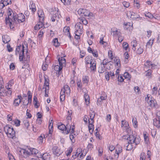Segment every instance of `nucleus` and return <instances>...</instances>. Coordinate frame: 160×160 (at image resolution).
<instances>
[{"label":"nucleus","mask_w":160,"mask_h":160,"mask_svg":"<svg viewBox=\"0 0 160 160\" xmlns=\"http://www.w3.org/2000/svg\"><path fill=\"white\" fill-rule=\"evenodd\" d=\"M58 129L62 131H65V125L63 124H61L60 125H59L58 126Z\"/></svg>","instance_id":"de8ad7c7"},{"label":"nucleus","mask_w":160,"mask_h":160,"mask_svg":"<svg viewBox=\"0 0 160 160\" xmlns=\"http://www.w3.org/2000/svg\"><path fill=\"white\" fill-rule=\"evenodd\" d=\"M4 130L8 137L13 139L15 136V132L13 128L9 125H7L4 128Z\"/></svg>","instance_id":"20e7f679"},{"label":"nucleus","mask_w":160,"mask_h":160,"mask_svg":"<svg viewBox=\"0 0 160 160\" xmlns=\"http://www.w3.org/2000/svg\"><path fill=\"white\" fill-rule=\"evenodd\" d=\"M105 66L102 64H100L98 68V71L99 73H102L105 71Z\"/></svg>","instance_id":"c85d7f7f"},{"label":"nucleus","mask_w":160,"mask_h":160,"mask_svg":"<svg viewBox=\"0 0 160 160\" xmlns=\"http://www.w3.org/2000/svg\"><path fill=\"white\" fill-rule=\"evenodd\" d=\"M147 101V103L152 108H155L156 106V101L152 98V97L150 98V96H147V98H146Z\"/></svg>","instance_id":"0eeeda50"},{"label":"nucleus","mask_w":160,"mask_h":160,"mask_svg":"<svg viewBox=\"0 0 160 160\" xmlns=\"http://www.w3.org/2000/svg\"><path fill=\"white\" fill-rule=\"evenodd\" d=\"M94 59H92V57L88 56L85 58V62L86 64H88L90 63V62Z\"/></svg>","instance_id":"7c9ffc66"},{"label":"nucleus","mask_w":160,"mask_h":160,"mask_svg":"<svg viewBox=\"0 0 160 160\" xmlns=\"http://www.w3.org/2000/svg\"><path fill=\"white\" fill-rule=\"evenodd\" d=\"M132 122L134 128H137L138 126V124L136 118H133L132 119Z\"/></svg>","instance_id":"4c0bfd02"},{"label":"nucleus","mask_w":160,"mask_h":160,"mask_svg":"<svg viewBox=\"0 0 160 160\" xmlns=\"http://www.w3.org/2000/svg\"><path fill=\"white\" fill-rule=\"evenodd\" d=\"M123 48L124 49L127 50L128 48V44L126 42H124L122 44Z\"/></svg>","instance_id":"6e6d98bb"},{"label":"nucleus","mask_w":160,"mask_h":160,"mask_svg":"<svg viewBox=\"0 0 160 160\" xmlns=\"http://www.w3.org/2000/svg\"><path fill=\"white\" fill-rule=\"evenodd\" d=\"M85 10L83 8H80L78 11V14L82 16V15H83V12Z\"/></svg>","instance_id":"052dcab7"},{"label":"nucleus","mask_w":160,"mask_h":160,"mask_svg":"<svg viewBox=\"0 0 160 160\" xmlns=\"http://www.w3.org/2000/svg\"><path fill=\"white\" fill-rule=\"evenodd\" d=\"M153 40L150 39L148 42L146 44V46H150L151 47L153 43Z\"/></svg>","instance_id":"13d9d810"},{"label":"nucleus","mask_w":160,"mask_h":160,"mask_svg":"<svg viewBox=\"0 0 160 160\" xmlns=\"http://www.w3.org/2000/svg\"><path fill=\"white\" fill-rule=\"evenodd\" d=\"M65 93L68 95H70V88L67 85H65L63 88L61 89L60 97L61 102H62L65 100Z\"/></svg>","instance_id":"7ed1b4c3"},{"label":"nucleus","mask_w":160,"mask_h":160,"mask_svg":"<svg viewBox=\"0 0 160 160\" xmlns=\"http://www.w3.org/2000/svg\"><path fill=\"white\" fill-rule=\"evenodd\" d=\"M52 42L54 45L56 47H58L60 45V44L58 41V39L57 38H54L52 41Z\"/></svg>","instance_id":"e433bc0d"},{"label":"nucleus","mask_w":160,"mask_h":160,"mask_svg":"<svg viewBox=\"0 0 160 160\" xmlns=\"http://www.w3.org/2000/svg\"><path fill=\"white\" fill-rule=\"evenodd\" d=\"M122 3L123 6L125 7L128 8L129 6V3L128 2H124Z\"/></svg>","instance_id":"338daca9"},{"label":"nucleus","mask_w":160,"mask_h":160,"mask_svg":"<svg viewBox=\"0 0 160 160\" xmlns=\"http://www.w3.org/2000/svg\"><path fill=\"white\" fill-rule=\"evenodd\" d=\"M2 40L3 42L4 43H7L10 41V40L9 39L7 35L2 36Z\"/></svg>","instance_id":"2f4dec72"},{"label":"nucleus","mask_w":160,"mask_h":160,"mask_svg":"<svg viewBox=\"0 0 160 160\" xmlns=\"http://www.w3.org/2000/svg\"><path fill=\"white\" fill-rule=\"evenodd\" d=\"M33 102L36 108H38L39 107V106L38 105V99L35 96L34 97Z\"/></svg>","instance_id":"ea45409f"},{"label":"nucleus","mask_w":160,"mask_h":160,"mask_svg":"<svg viewBox=\"0 0 160 160\" xmlns=\"http://www.w3.org/2000/svg\"><path fill=\"white\" fill-rule=\"evenodd\" d=\"M53 14L52 16L55 18L56 20H57V19L59 18L58 13L55 12V13H53Z\"/></svg>","instance_id":"e2e57ef3"},{"label":"nucleus","mask_w":160,"mask_h":160,"mask_svg":"<svg viewBox=\"0 0 160 160\" xmlns=\"http://www.w3.org/2000/svg\"><path fill=\"white\" fill-rule=\"evenodd\" d=\"M38 15L39 18V21H43L44 20V15L43 12L42 11H39L38 13Z\"/></svg>","instance_id":"a878e982"},{"label":"nucleus","mask_w":160,"mask_h":160,"mask_svg":"<svg viewBox=\"0 0 160 160\" xmlns=\"http://www.w3.org/2000/svg\"><path fill=\"white\" fill-rule=\"evenodd\" d=\"M24 47L23 45L18 46L16 48V54H19V59L20 61L23 60L24 56Z\"/></svg>","instance_id":"423d86ee"},{"label":"nucleus","mask_w":160,"mask_h":160,"mask_svg":"<svg viewBox=\"0 0 160 160\" xmlns=\"http://www.w3.org/2000/svg\"><path fill=\"white\" fill-rule=\"evenodd\" d=\"M127 16L128 17L132 18H138L140 17V16L136 13L131 11H129L127 13Z\"/></svg>","instance_id":"9b49d317"},{"label":"nucleus","mask_w":160,"mask_h":160,"mask_svg":"<svg viewBox=\"0 0 160 160\" xmlns=\"http://www.w3.org/2000/svg\"><path fill=\"white\" fill-rule=\"evenodd\" d=\"M125 128V129H126V131L127 132V134H130L132 133L131 128H130V127L129 126H128V127H127Z\"/></svg>","instance_id":"4d7b16f0"},{"label":"nucleus","mask_w":160,"mask_h":160,"mask_svg":"<svg viewBox=\"0 0 160 160\" xmlns=\"http://www.w3.org/2000/svg\"><path fill=\"white\" fill-rule=\"evenodd\" d=\"M145 16L150 18H153V16L149 12H146L145 13Z\"/></svg>","instance_id":"8fccbe9b"},{"label":"nucleus","mask_w":160,"mask_h":160,"mask_svg":"<svg viewBox=\"0 0 160 160\" xmlns=\"http://www.w3.org/2000/svg\"><path fill=\"white\" fill-rule=\"evenodd\" d=\"M30 152H31V154L36 155L37 156V155L38 156L39 155H40L39 154H38V151L35 148H31L30 149Z\"/></svg>","instance_id":"bb28decb"},{"label":"nucleus","mask_w":160,"mask_h":160,"mask_svg":"<svg viewBox=\"0 0 160 160\" xmlns=\"http://www.w3.org/2000/svg\"><path fill=\"white\" fill-rule=\"evenodd\" d=\"M108 62V60L104 59L102 62H101L100 64H102L103 66L107 65V63Z\"/></svg>","instance_id":"680f3d73"},{"label":"nucleus","mask_w":160,"mask_h":160,"mask_svg":"<svg viewBox=\"0 0 160 160\" xmlns=\"http://www.w3.org/2000/svg\"><path fill=\"white\" fill-rule=\"evenodd\" d=\"M128 145L127 146V149L126 150L128 151H130L132 149H134L136 147V146H133L132 144L133 143H129V142H128Z\"/></svg>","instance_id":"cd10ccee"},{"label":"nucleus","mask_w":160,"mask_h":160,"mask_svg":"<svg viewBox=\"0 0 160 160\" xmlns=\"http://www.w3.org/2000/svg\"><path fill=\"white\" fill-rule=\"evenodd\" d=\"M58 61L59 65H56L55 66L54 68V70L56 71L59 72L62 70L63 66H64V65H65L66 61L63 57H61L60 58H59Z\"/></svg>","instance_id":"39448f33"},{"label":"nucleus","mask_w":160,"mask_h":160,"mask_svg":"<svg viewBox=\"0 0 160 160\" xmlns=\"http://www.w3.org/2000/svg\"><path fill=\"white\" fill-rule=\"evenodd\" d=\"M47 67L48 65L47 64L43 63L42 67V69L44 71H46L47 69Z\"/></svg>","instance_id":"69168bd1"},{"label":"nucleus","mask_w":160,"mask_h":160,"mask_svg":"<svg viewBox=\"0 0 160 160\" xmlns=\"http://www.w3.org/2000/svg\"><path fill=\"white\" fill-rule=\"evenodd\" d=\"M68 115L67 117V119L68 121L70 120L71 119V116L72 113V111H68Z\"/></svg>","instance_id":"a18cd8bd"},{"label":"nucleus","mask_w":160,"mask_h":160,"mask_svg":"<svg viewBox=\"0 0 160 160\" xmlns=\"http://www.w3.org/2000/svg\"><path fill=\"white\" fill-rule=\"evenodd\" d=\"M146 71V76H150L152 74V71L151 69H147V70H145Z\"/></svg>","instance_id":"5fc2aeb1"},{"label":"nucleus","mask_w":160,"mask_h":160,"mask_svg":"<svg viewBox=\"0 0 160 160\" xmlns=\"http://www.w3.org/2000/svg\"><path fill=\"white\" fill-rule=\"evenodd\" d=\"M22 99V98L21 95L18 96L17 98H15L14 101L13 102L14 106L15 107L18 106L21 102Z\"/></svg>","instance_id":"4468645a"},{"label":"nucleus","mask_w":160,"mask_h":160,"mask_svg":"<svg viewBox=\"0 0 160 160\" xmlns=\"http://www.w3.org/2000/svg\"><path fill=\"white\" fill-rule=\"evenodd\" d=\"M143 51V49L141 47H140L137 51V53L138 54H140L142 53Z\"/></svg>","instance_id":"bf43d9fd"},{"label":"nucleus","mask_w":160,"mask_h":160,"mask_svg":"<svg viewBox=\"0 0 160 160\" xmlns=\"http://www.w3.org/2000/svg\"><path fill=\"white\" fill-rule=\"evenodd\" d=\"M6 93L7 94V96H11L12 94V91L11 90H6Z\"/></svg>","instance_id":"774afa93"},{"label":"nucleus","mask_w":160,"mask_h":160,"mask_svg":"<svg viewBox=\"0 0 160 160\" xmlns=\"http://www.w3.org/2000/svg\"><path fill=\"white\" fill-rule=\"evenodd\" d=\"M84 97L85 98V102L87 103L88 102V103L87 104L88 105L89 103V95L87 93H85L84 95Z\"/></svg>","instance_id":"37998d69"},{"label":"nucleus","mask_w":160,"mask_h":160,"mask_svg":"<svg viewBox=\"0 0 160 160\" xmlns=\"http://www.w3.org/2000/svg\"><path fill=\"white\" fill-rule=\"evenodd\" d=\"M154 64H152L151 61H147L145 63L144 67V70H147V69H151Z\"/></svg>","instance_id":"f8f14e48"},{"label":"nucleus","mask_w":160,"mask_h":160,"mask_svg":"<svg viewBox=\"0 0 160 160\" xmlns=\"http://www.w3.org/2000/svg\"><path fill=\"white\" fill-rule=\"evenodd\" d=\"M88 121H89V124L88 126V129L90 133L91 134L93 132V131L94 128V126L93 125V123H94V121H92L91 122H90L89 121V119H88Z\"/></svg>","instance_id":"412c9836"},{"label":"nucleus","mask_w":160,"mask_h":160,"mask_svg":"<svg viewBox=\"0 0 160 160\" xmlns=\"http://www.w3.org/2000/svg\"><path fill=\"white\" fill-rule=\"evenodd\" d=\"M93 15V14L92 13L90 12L88 10L86 9H85V10L83 12V15H82V16H84L85 17L89 16H92Z\"/></svg>","instance_id":"b1692460"},{"label":"nucleus","mask_w":160,"mask_h":160,"mask_svg":"<svg viewBox=\"0 0 160 160\" xmlns=\"http://www.w3.org/2000/svg\"><path fill=\"white\" fill-rule=\"evenodd\" d=\"M20 152L22 154H23V157L25 158H27L28 156L31 155L30 149H29V151H28L26 149H22L20 151Z\"/></svg>","instance_id":"dca6fc26"},{"label":"nucleus","mask_w":160,"mask_h":160,"mask_svg":"<svg viewBox=\"0 0 160 160\" xmlns=\"http://www.w3.org/2000/svg\"><path fill=\"white\" fill-rule=\"evenodd\" d=\"M115 154L118 155V157L119 154L122 152V148L120 146H118L116 148Z\"/></svg>","instance_id":"72a5a7b5"},{"label":"nucleus","mask_w":160,"mask_h":160,"mask_svg":"<svg viewBox=\"0 0 160 160\" xmlns=\"http://www.w3.org/2000/svg\"><path fill=\"white\" fill-rule=\"evenodd\" d=\"M69 30L70 28L69 27L66 26L64 28L63 31L64 32L66 33L67 35H68L69 37L71 38V35Z\"/></svg>","instance_id":"5701e85b"},{"label":"nucleus","mask_w":160,"mask_h":160,"mask_svg":"<svg viewBox=\"0 0 160 160\" xmlns=\"http://www.w3.org/2000/svg\"><path fill=\"white\" fill-rule=\"evenodd\" d=\"M27 94L28 96V100H27L28 101L29 103H31L32 100V95L30 91H28Z\"/></svg>","instance_id":"f704fd0d"},{"label":"nucleus","mask_w":160,"mask_h":160,"mask_svg":"<svg viewBox=\"0 0 160 160\" xmlns=\"http://www.w3.org/2000/svg\"><path fill=\"white\" fill-rule=\"evenodd\" d=\"M52 150L53 153L57 156H59L63 152L61 149L58 148L57 146L53 147Z\"/></svg>","instance_id":"1a4fd4ad"},{"label":"nucleus","mask_w":160,"mask_h":160,"mask_svg":"<svg viewBox=\"0 0 160 160\" xmlns=\"http://www.w3.org/2000/svg\"><path fill=\"white\" fill-rule=\"evenodd\" d=\"M73 134V133H70L69 138L72 142L74 143L75 141V139H74L75 137L74 135H75V134Z\"/></svg>","instance_id":"a19ab883"},{"label":"nucleus","mask_w":160,"mask_h":160,"mask_svg":"<svg viewBox=\"0 0 160 160\" xmlns=\"http://www.w3.org/2000/svg\"><path fill=\"white\" fill-rule=\"evenodd\" d=\"M49 83L48 81H45L44 85L42 88V89H46V88H47V89H49Z\"/></svg>","instance_id":"58836bf2"},{"label":"nucleus","mask_w":160,"mask_h":160,"mask_svg":"<svg viewBox=\"0 0 160 160\" xmlns=\"http://www.w3.org/2000/svg\"><path fill=\"white\" fill-rule=\"evenodd\" d=\"M107 98V95L106 94L104 95L103 96H101L100 98H98L97 102V105H100L101 104L100 102H101L102 100H105Z\"/></svg>","instance_id":"393cba45"},{"label":"nucleus","mask_w":160,"mask_h":160,"mask_svg":"<svg viewBox=\"0 0 160 160\" xmlns=\"http://www.w3.org/2000/svg\"><path fill=\"white\" fill-rule=\"evenodd\" d=\"M124 28L125 29H128V28H129L130 27H132V24L130 23H128L126 24L125 23Z\"/></svg>","instance_id":"3c124183"},{"label":"nucleus","mask_w":160,"mask_h":160,"mask_svg":"<svg viewBox=\"0 0 160 160\" xmlns=\"http://www.w3.org/2000/svg\"><path fill=\"white\" fill-rule=\"evenodd\" d=\"M29 103L28 102V100L26 98H25V99L23 100V105L25 106V108H27V106Z\"/></svg>","instance_id":"864d4df0"},{"label":"nucleus","mask_w":160,"mask_h":160,"mask_svg":"<svg viewBox=\"0 0 160 160\" xmlns=\"http://www.w3.org/2000/svg\"><path fill=\"white\" fill-rule=\"evenodd\" d=\"M76 31L75 32H78V30H83V27L82 24L81 22L77 23L75 26Z\"/></svg>","instance_id":"aec40b11"},{"label":"nucleus","mask_w":160,"mask_h":160,"mask_svg":"<svg viewBox=\"0 0 160 160\" xmlns=\"http://www.w3.org/2000/svg\"><path fill=\"white\" fill-rule=\"evenodd\" d=\"M72 125H70L69 123V121L68 122V123L65 126V133L66 134H68L70 132L71 128Z\"/></svg>","instance_id":"4be33fe9"},{"label":"nucleus","mask_w":160,"mask_h":160,"mask_svg":"<svg viewBox=\"0 0 160 160\" xmlns=\"http://www.w3.org/2000/svg\"><path fill=\"white\" fill-rule=\"evenodd\" d=\"M43 21H39V22L37 24L34 26V28L35 30H37L40 29L44 27V28H45V27L44 26V24L42 23Z\"/></svg>","instance_id":"6ab92c4d"},{"label":"nucleus","mask_w":160,"mask_h":160,"mask_svg":"<svg viewBox=\"0 0 160 160\" xmlns=\"http://www.w3.org/2000/svg\"><path fill=\"white\" fill-rule=\"evenodd\" d=\"M44 32V29L43 28L40 30L38 34V37L39 39H41V38L43 35Z\"/></svg>","instance_id":"09e8293b"},{"label":"nucleus","mask_w":160,"mask_h":160,"mask_svg":"<svg viewBox=\"0 0 160 160\" xmlns=\"http://www.w3.org/2000/svg\"><path fill=\"white\" fill-rule=\"evenodd\" d=\"M95 116V112L94 111H92L90 112V118L91 122L93 120V119Z\"/></svg>","instance_id":"79ce46f5"},{"label":"nucleus","mask_w":160,"mask_h":160,"mask_svg":"<svg viewBox=\"0 0 160 160\" xmlns=\"http://www.w3.org/2000/svg\"><path fill=\"white\" fill-rule=\"evenodd\" d=\"M23 123L25 127L28 129L29 125L28 121L27 120H25L23 121Z\"/></svg>","instance_id":"603ef678"},{"label":"nucleus","mask_w":160,"mask_h":160,"mask_svg":"<svg viewBox=\"0 0 160 160\" xmlns=\"http://www.w3.org/2000/svg\"><path fill=\"white\" fill-rule=\"evenodd\" d=\"M12 10L10 8H8V17L6 18V23L8 25L10 28H13L14 26H15L17 23V17L16 14L13 13L12 15Z\"/></svg>","instance_id":"f257e3e1"},{"label":"nucleus","mask_w":160,"mask_h":160,"mask_svg":"<svg viewBox=\"0 0 160 160\" xmlns=\"http://www.w3.org/2000/svg\"><path fill=\"white\" fill-rule=\"evenodd\" d=\"M25 21V16L22 13H20L18 15L17 20H16L17 23L24 22Z\"/></svg>","instance_id":"ddd939ff"},{"label":"nucleus","mask_w":160,"mask_h":160,"mask_svg":"<svg viewBox=\"0 0 160 160\" xmlns=\"http://www.w3.org/2000/svg\"><path fill=\"white\" fill-rule=\"evenodd\" d=\"M90 68L91 70L95 71L96 70V62L95 60H93L91 62H90Z\"/></svg>","instance_id":"a211bd4d"},{"label":"nucleus","mask_w":160,"mask_h":160,"mask_svg":"<svg viewBox=\"0 0 160 160\" xmlns=\"http://www.w3.org/2000/svg\"><path fill=\"white\" fill-rule=\"evenodd\" d=\"M120 78L122 80H124V79H128V80H130L131 78V75L127 72H125L123 76H121Z\"/></svg>","instance_id":"f3484780"},{"label":"nucleus","mask_w":160,"mask_h":160,"mask_svg":"<svg viewBox=\"0 0 160 160\" xmlns=\"http://www.w3.org/2000/svg\"><path fill=\"white\" fill-rule=\"evenodd\" d=\"M124 138L129 140L128 142L131 143H135V146L139 144L140 142V138L139 137H136L133 135H127L124 136Z\"/></svg>","instance_id":"f03ea898"},{"label":"nucleus","mask_w":160,"mask_h":160,"mask_svg":"<svg viewBox=\"0 0 160 160\" xmlns=\"http://www.w3.org/2000/svg\"><path fill=\"white\" fill-rule=\"evenodd\" d=\"M37 157L38 158H41L42 160H50L51 155L48 153H45L42 155L41 154L40 155H37Z\"/></svg>","instance_id":"6e6552de"},{"label":"nucleus","mask_w":160,"mask_h":160,"mask_svg":"<svg viewBox=\"0 0 160 160\" xmlns=\"http://www.w3.org/2000/svg\"><path fill=\"white\" fill-rule=\"evenodd\" d=\"M129 124L128 122L126 121L125 120H122L121 121V127H124L126 128L127 127H128Z\"/></svg>","instance_id":"c9c22d12"},{"label":"nucleus","mask_w":160,"mask_h":160,"mask_svg":"<svg viewBox=\"0 0 160 160\" xmlns=\"http://www.w3.org/2000/svg\"><path fill=\"white\" fill-rule=\"evenodd\" d=\"M143 135L144 141L145 142L147 143L149 141L148 135L147 133H144Z\"/></svg>","instance_id":"49530a36"},{"label":"nucleus","mask_w":160,"mask_h":160,"mask_svg":"<svg viewBox=\"0 0 160 160\" xmlns=\"http://www.w3.org/2000/svg\"><path fill=\"white\" fill-rule=\"evenodd\" d=\"M42 122V120L41 119H37L36 120V124L40 126Z\"/></svg>","instance_id":"0e129e2a"},{"label":"nucleus","mask_w":160,"mask_h":160,"mask_svg":"<svg viewBox=\"0 0 160 160\" xmlns=\"http://www.w3.org/2000/svg\"><path fill=\"white\" fill-rule=\"evenodd\" d=\"M158 88L157 87H154L152 89V94L153 95H156L157 93Z\"/></svg>","instance_id":"c03bdc74"},{"label":"nucleus","mask_w":160,"mask_h":160,"mask_svg":"<svg viewBox=\"0 0 160 160\" xmlns=\"http://www.w3.org/2000/svg\"><path fill=\"white\" fill-rule=\"evenodd\" d=\"M111 31L113 33V36L118 35L119 34V33H120V32L118 31L117 28H112L111 29Z\"/></svg>","instance_id":"473e14b6"},{"label":"nucleus","mask_w":160,"mask_h":160,"mask_svg":"<svg viewBox=\"0 0 160 160\" xmlns=\"http://www.w3.org/2000/svg\"><path fill=\"white\" fill-rule=\"evenodd\" d=\"M30 4L29 5L30 9L32 10V11L33 13L36 11V6L35 4L32 2H30Z\"/></svg>","instance_id":"c756f323"},{"label":"nucleus","mask_w":160,"mask_h":160,"mask_svg":"<svg viewBox=\"0 0 160 160\" xmlns=\"http://www.w3.org/2000/svg\"><path fill=\"white\" fill-rule=\"evenodd\" d=\"M158 112L157 114V118L153 120V124L154 126H156L158 128H160V119H159V116Z\"/></svg>","instance_id":"9d476101"},{"label":"nucleus","mask_w":160,"mask_h":160,"mask_svg":"<svg viewBox=\"0 0 160 160\" xmlns=\"http://www.w3.org/2000/svg\"><path fill=\"white\" fill-rule=\"evenodd\" d=\"M53 121L52 120H51L50 122H49V133L48 134H47V135H45L44 136V138H45L48 137V136H51V134L53 130L52 129V128L53 127Z\"/></svg>","instance_id":"2eb2a0df"}]
</instances>
